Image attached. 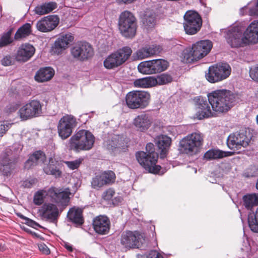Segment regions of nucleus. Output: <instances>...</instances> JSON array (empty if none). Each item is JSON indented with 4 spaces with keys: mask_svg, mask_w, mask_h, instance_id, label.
Returning <instances> with one entry per match:
<instances>
[{
    "mask_svg": "<svg viewBox=\"0 0 258 258\" xmlns=\"http://www.w3.org/2000/svg\"><path fill=\"white\" fill-rule=\"evenodd\" d=\"M208 101L201 97L196 98L195 117L199 119L214 116L215 112H226L236 102V96L228 90H217L208 95Z\"/></svg>",
    "mask_w": 258,
    "mask_h": 258,
    "instance_id": "1",
    "label": "nucleus"
},
{
    "mask_svg": "<svg viewBox=\"0 0 258 258\" xmlns=\"http://www.w3.org/2000/svg\"><path fill=\"white\" fill-rule=\"evenodd\" d=\"M70 194L69 189L63 190L62 188L52 186L47 190L41 189L37 191L34 196L33 202L36 205H41L48 196L52 201L61 206H66L69 202Z\"/></svg>",
    "mask_w": 258,
    "mask_h": 258,
    "instance_id": "2",
    "label": "nucleus"
},
{
    "mask_svg": "<svg viewBox=\"0 0 258 258\" xmlns=\"http://www.w3.org/2000/svg\"><path fill=\"white\" fill-rule=\"evenodd\" d=\"M95 138L88 131L81 130L75 133L69 141L70 149L79 152L90 150L94 144Z\"/></svg>",
    "mask_w": 258,
    "mask_h": 258,
    "instance_id": "3",
    "label": "nucleus"
},
{
    "mask_svg": "<svg viewBox=\"0 0 258 258\" xmlns=\"http://www.w3.org/2000/svg\"><path fill=\"white\" fill-rule=\"evenodd\" d=\"M204 141L203 135L200 132L192 133L180 141V151L185 154L192 155L198 153Z\"/></svg>",
    "mask_w": 258,
    "mask_h": 258,
    "instance_id": "4",
    "label": "nucleus"
},
{
    "mask_svg": "<svg viewBox=\"0 0 258 258\" xmlns=\"http://www.w3.org/2000/svg\"><path fill=\"white\" fill-rule=\"evenodd\" d=\"M212 43L208 40H201L194 44L191 49L186 50L184 58L189 63L197 61L207 55L212 48Z\"/></svg>",
    "mask_w": 258,
    "mask_h": 258,
    "instance_id": "5",
    "label": "nucleus"
},
{
    "mask_svg": "<svg viewBox=\"0 0 258 258\" xmlns=\"http://www.w3.org/2000/svg\"><path fill=\"white\" fill-rule=\"evenodd\" d=\"M252 135L249 128H242L239 131L231 134L227 140L228 148L231 150H237L241 147H247L251 140Z\"/></svg>",
    "mask_w": 258,
    "mask_h": 258,
    "instance_id": "6",
    "label": "nucleus"
},
{
    "mask_svg": "<svg viewBox=\"0 0 258 258\" xmlns=\"http://www.w3.org/2000/svg\"><path fill=\"white\" fill-rule=\"evenodd\" d=\"M118 26L120 33L125 37L135 36L137 30L136 19L130 12L125 11L120 14Z\"/></svg>",
    "mask_w": 258,
    "mask_h": 258,
    "instance_id": "7",
    "label": "nucleus"
},
{
    "mask_svg": "<svg viewBox=\"0 0 258 258\" xmlns=\"http://www.w3.org/2000/svg\"><path fill=\"white\" fill-rule=\"evenodd\" d=\"M150 100V94L147 91H133L125 96L126 104L132 109L145 108L149 105Z\"/></svg>",
    "mask_w": 258,
    "mask_h": 258,
    "instance_id": "8",
    "label": "nucleus"
},
{
    "mask_svg": "<svg viewBox=\"0 0 258 258\" xmlns=\"http://www.w3.org/2000/svg\"><path fill=\"white\" fill-rule=\"evenodd\" d=\"M132 49L128 46H124L108 55L104 61L105 68L112 69L124 63L132 53Z\"/></svg>",
    "mask_w": 258,
    "mask_h": 258,
    "instance_id": "9",
    "label": "nucleus"
},
{
    "mask_svg": "<svg viewBox=\"0 0 258 258\" xmlns=\"http://www.w3.org/2000/svg\"><path fill=\"white\" fill-rule=\"evenodd\" d=\"M136 158L140 164L149 172L159 174L161 167L156 165L158 154L153 153L150 155L144 151H139L136 154Z\"/></svg>",
    "mask_w": 258,
    "mask_h": 258,
    "instance_id": "10",
    "label": "nucleus"
},
{
    "mask_svg": "<svg viewBox=\"0 0 258 258\" xmlns=\"http://www.w3.org/2000/svg\"><path fill=\"white\" fill-rule=\"evenodd\" d=\"M231 73V68L227 63L210 66L206 74V79L210 83H216L226 79Z\"/></svg>",
    "mask_w": 258,
    "mask_h": 258,
    "instance_id": "11",
    "label": "nucleus"
},
{
    "mask_svg": "<svg viewBox=\"0 0 258 258\" xmlns=\"http://www.w3.org/2000/svg\"><path fill=\"white\" fill-rule=\"evenodd\" d=\"M76 117L71 114H66L58 121L57 129L59 137L62 140L68 139L77 125Z\"/></svg>",
    "mask_w": 258,
    "mask_h": 258,
    "instance_id": "12",
    "label": "nucleus"
},
{
    "mask_svg": "<svg viewBox=\"0 0 258 258\" xmlns=\"http://www.w3.org/2000/svg\"><path fill=\"white\" fill-rule=\"evenodd\" d=\"M183 25L186 34L194 35L200 30L202 25V20L196 11H188L184 15Z\"/></svg>",
    "mask_w": 258,
    "mask_h": 258,
    "instance_id": "13",
    "label": "nucleus"
},
{
    "mask_svg": "<svg viewBox=\"0 0 258 258\" xmlns=\"http://www.w3.org/2000/svg\"><path fill=\"white\" fill-rule=\"evenodd\" d=\"M42 107L39 101L31 100L20 107L18 111L19 116L22 120L38 117L42 113Z\"/></svg>",
    "mask_w": 258,
    "mask_h": 258,
    "instance_id": "14",
    "label": "nucleus"
},
{
    "mask_svg": "<svg viewBox=\"0 0 258 258\" xmlns=\"http://www.w3.org/2000/svg\"><path fill=\"white\" fill-rule=\"evenodd\" d=\"M225 38L228 44L233 48L249 44L244 33L238 26L229 28L226 32Z\"/></svg>",
    "mask_w": 258,
    "mask_h": 258,
    "instance_id": "15",
    "label": "nucleus"
},
{
    "mask_svg": "<svg viewBox=\"0 0 258 258\" xmlns=\"http://www.w3.org/2000/svg\"><path fill=\"white\" fill-rule=\"evenodd\" d=\"M143 240V235L137 231H124L120 238L121 244L127 248H138Z\"/></svg>",
    "mask_w": 258,
    "mask_h": 258,
    "instance_id": "16",
    "label": "nucleus"
},
{
    "mask_svg": "<svg viewBox=\"0 0 258 258\" xmlns=\"http://www.w3.org/2000/svg\"><path fill=\"white\" fill-rule=\"evenodd\" d=\"M71 52L74 58L80 61L87 60L94 54L92 46L86 42H80L76 44L71 48Z\"/></svg>",
    "mask_w": 258,
    "mask_h": 258,
    "instance_id": "17",
    "label": "nucleus"
},
{
    "mask_svg": "<svg viewBox=\"0 0 258 258\" xmlns=\"http://www.w3.org/2000/svg\"><path fill=\"white\" fill-rule=\"evenodd\" d=\"M41 218L45 221L56 223L59 216L57 207L53 204L45 203L39 210Z\"/></svg>",
    "mask_w": 258,
    "mask_h": 258,
    "instance_id": "18",
    "label": "nucleus"
},
{
    "mask_svg": "<svg viewBox=\"0 0 258 258\" xmlns=\"http://www.w3.org/2000/svg\"><path fill=\"white\" fill-rule=\"evenodd\" d=\"M12 151L7 148L0 157V172L4 176L10 175L15 167L14 161L12 157Z\"/></svg>",
    "mask_w": 258,
    "mask_h": 258,
    "instance_id": "19",
    "label": "nucleus"
},
{
    "mask_svg": "<svg viewBox=\"0 0 258 258\" xmlns=\"http://www.w3.org/2000/svg\"><path fill=\"white\" fill-rule=\"evenodd\" d=\"M59 22V19L57 16L49 15L38 21L36 23V28L42 32H50L57 27Z\"/></svg>",
    "mask_w": 258,
    "mask_h": 258,
    "instance_id": "20",
    "label": "nucleus"
},
{
    "mask_svg": "<svg viewBox=\"0 0 258 258\" xmlns=\"http://www.w3.org/2000/svg\"><path fill=\"white\" fill-rule=\"evenodd\" d=\"M93 228L95 231L99 234H106L109 232L110 222L108 218L106 216L100 215L96 217L93 222Z\"/></svg>",
    "mask_w": 258,
    "mask_h": 258,
    "instance_id": "21",
    "label": "nucleus"
},
{
    "mask_svg": "<svg viewBox=\"0 0 258 258\" xmlns=\"http://www.w3.org/2000/svg\"><path fill=\"white\" fill-rule=\"evenodd\" d=\"M74 40V37L71 33L60 35L55 41L52 47V51L54 53L59 54L68 47L69 44Z\"/></svg>",
    "mask_w": 258,
    "mask_h": 258,
    "instance_id": "22",
    "label": "nucleus"
},
{
    "mask_svg": "<svg viewBox=\"0 0 258 258\" xmlns=\"http://www.w3.org/2000/svg\"><path fill=\"white\" fill-rule=\"evenodd\" d=\"M153 118L149 114L142 113L137 116L134 119L133 123L137 130L140 132L146 131L152 125Z\"/></svg>",
    "mask_w": 258,
    "mask_h": 258,
    "instance_id": "23",
    "label": "nucleus"
},
{
    "mask_svg": "<svg viewBox=\"0 0 258 258\" xmlns=\"http://www.w3.org/2000/svg\"><path fill=\"white\" fill-rule=\"evenodd\" d=\"M35 47L29 43L22 44L19 48L16 59L18 61L26 62L29 60L34 54Z\"/></svg>",
    "mask_w": 258,
    "mask_h": 258,
    "instance_id": "24",
    "label": "nucleus"
},
{
    "mask_svg": "<svg viewBox=\"0 0 258 258\" xmlns=\"http://www.w3.org/2000/svg\"><path fill=\"white\" fill-rule=\"evenodd\" d=\"M160 51L159 46L152 45L149 47L142 48L133 54L135 59H143L158 54Z\"/></svg>",
    "mask_w": 258,
    "mask_h": 258,
    "instance_id": "25",
    "label": "nucleus"
},
{
    "mask_svg": "<svg viewBox=\"0 0 258 258\" xmlns=\"http://www.w3.org/2000/svg\"><path fill=\"white\" fill-rule=\"evenodd\" d=\"M248 43L258 42V21H253L244 32Z\"/></svg>",
    "mask_w": 258,
    "mask_h": 258,
    "instance_id": "26",
    "label": "nucleus"
},
{
    "mask_svg": "<svg viewBox=\"0 0 258 258\" xmlns=\"http://www.w3.org/2000/svg\"><path fill=\"white\" fill-rule=\"evenodd\" d=\"M171 139L167 136L161 135L156 139V145L160 151V158H164L170 145Z\"/></svg>",
    "mask_w": 258,
    "mask_h": 258,
    "instance_id": "27",
    "label": "nucleus"
},
{
    "mask_svg": "<svg viewBox=\"0 0 258 258\" xmlns=\"http://www.w3.org/2000/svg\"><path fill=\"white\" fill-rule=\"evenodd\" d=\"M58 162L54 158L49 159L48 164L44 165L43 170L47 175H51L55 177H59L61 174V171L58 167Z\"/></svg>",
    "mask_w": 258,
    "mask_h": 258,
    "instance_id": "28",
    "label": "nucleus"
},
{
    "mask_svg": "<svg viewBox=\"0 0 258 258\" xmlns=\"http://www.w3.org/2000/svg\"><path fill=\"white\" fill-rule=\"evenodd\" d=\"M54 71L50 67L41 68L35 76V79L38 82H44L50 80L54 76Z\"/></svg>",
    "mask_w": 258,
    "mask_h": 258,
    "instance_id": "29",
    "label": "nucleus"
},
{
    "mask_svg": "<svg viewBox=\"0 0 258 258\" xmlns=\"http://www.w3.org/2000/svg\"><path fill=\"white\" fill-rule=\"evenodd\" d=\"M46 160L45 154L41 151H37L30 156L28 160L25 163L26 168H30L31 166L44 163Z\"/></svg>",
    "mask_w": 258,
    "mask_h": 258,
    "instance_id": "30",
    "label": "nucleus"
},
{
    "mask_svg": "<svg viewBox=\"0 0 258 258\" xmlns=\"http://www.w3.org/2000/svg\"><path fill=\"white\" fill-rule=\"evenodd\" d=\"M233 153L231 152L223 151L219 149H211L205 153L204 158L210 160L230 156Z\"/></svg>",
    "mask_w": 258,
    "mask_h": 258,
    "instance_id": "31",
    "label": "nucleus"
},
{
    "mask_svg": "<svg viewBox=\"0 0 258 258\" xmlns=\"http://www.w3.org/2000/svg\"><path fill=\"white\" fill-rule=\"evenodd\" d=\"M56 8L57 5L55 2H49L37 6L34 11L38 15H43L51 12Z\"/></svg>",
    "mask_w": 258,
    "mask_h": 258,
    "instance_id": "32",
    "label": "nucleus"
},
{
    "mask_svg": "<svg viewBox=\"0 0 258 258\" xmlns=\"http://www.w3.org/2000/svg\"><path fill=\"white\" fill-rule=\"evenodd\" d=\"M157 85L155 78L153 77H147L136 79L134 82V85L136 87L142 88H150Z\"/></svg>",
    "mask_w": 258,
    "mask_h": 258,
    "instance_id": "33",
    "label": "nucleus"
},
{
    "mask_svg": "<svg viewBox=\"0 0 258 258\" xmlns=\"http://www.w3.org/2000/svg\"><path fill=\"white\" fill-rule=\"evenodd\" d=\"M68 218L73 223L82 225L83 223L82 210L81 209L72 208L68 212Z\"/></svg>",
    "mask_w": 258,
    "mask_h": 258,
    "instance_id": "34",
    "label": "nucleus"
},
{
    "mask_svg": "<svg viewBox=\"0 0 258 258\" xmlns=\"http://www.w3.org/2000/svg\"><path fill=\"white\" fill-rule=\"evenodd\" d=\"M151 68L152 74L160 73L165 71L168 66V62L162 59L150 60Z\"/></svg>",
    "mask_w": 258,
    "mask_h": 258,
    "instance_id": "35",
    "label": "nucleus"
},
{
    "mask_svg": "<svg viewBox=\"0 0 258 258\" xmlns=\"http://www.w3.org/2000/svg\"><path fill=\"white\" fill-rule=\"evenodd\" d=\"M32 33L31 25L30 23H25L20 27L16 32L14 36L15 40H20L30 35Z\"/></svg>",
    "mask_w": 258,
    "mask_h": 258,
    "instance_id": "36",
    "label": "nucleus"
},
{
    "mask_svg": "<svg viewBox=\"0 0 258 258\" xmlns=\"http://www.w3.org/2000/svg\"><path fill=\"white\" fill-rule=\"evenodd\" d=\"M243 200L245 207L251 210L253 207L258 205V194H247L243 196Z\"/></svg>",
    "mask_w": 258,
    "mask_h": 258,
    "instance_id": "37",
    "label": "nucleus"
},
{
    "mask_svg": "<svg viewBox=\"0 0 258 258\" xmlns=\"http://www.w3.org/2000/svg\"><path fill=\"white\" fill-rule=\"evenodd\" d=\"M99 174L101 177L105 186L111 185L115 182L116 176L112 171H105L99 173Z\"/></svg>",
    "mask_w": 258,
    "mask_h": 258,
    "instance_id": "38",
    "label": "nucleus"
},
{
    "mask_svg": "<svg viewBox=\"0 0 258 258\" xmlns=\"http://www.w3.org/2000/svg\"><path fill=\"white\" fill-rule=\"evenodd\" d=\"M248 223L251 231L258 232V207L255 213H249L248 216Z\"/></svg>",
    "mask_w": 258,
    "mask_h": 258,
    "instance_id": "39",
    "label": "nucleus"
},
{
    "mask_svg": "<svg viewBox=\"0 0 258 258\" xmlns=\"http://www.w3.org/2000/svg\"><path fill=\"white\" fill-rule=\"evenodd\" d=\"M244 10H248V14L250 16H258V0L252 1L247 6L241 8L240 11L241 15H244Z\"/></svg>",
    "mask_w": 258,
    "mask_h": 258,
    "instance_id": "40",
    "label": "nucleus"
},
{
    "mask_svg": "<svg viewBox=\"0 0 258 258\" xmlns=\"http://www.w3.org/2000/svg\"><path fill=\"white\" fill-rule=\"evenodd\" d=\"M122 137L119 135H114L107 142V148L108 150H113L114 149L122 147Z\"/></svg>",
    "mask_w": 258,
    "mask_h": 258,
    "instance_id": "41",
    "label": "nucleus"
},
{
    "mask_svg": "<svg viewBox=\"0 0 258 258\" xmlns=\"http://www.w3.org/2000/svg\"><path fill=\"white\" fill-rule=\"evenodd\" d=\"M12 33V30L11 29L6 33L3 34L0 38L1 47L6 46L13 42V39L11 37Z\"/></svg>",
    "mask_w": 258,
    "mask_h": 258,
    "instance_id": "42",
    "label": "nucleus"
},
{
    "mask_svg": "<svg viewBox=\"0 0 258 258\" xmlns=\"http://www.w3.org/2000/svg\"><path fill=\"white\" fill-rule=\"evenodd\" d=\"M150 60L145 61L140 63L138 66L139 72L143 74H152Z\"/></svg>",
    "mask_w": 258,
    "mask_h": 258,
    "instance_id": "43",
    "label": "nucleus"
},
{
    "mask_svg": "<svg viewBox=\"0 0 258 258\" xmlns=\"http://www.w3.org/2000/svg\"><path fill=\"white\" fill-rule=\"evenodd\" d=\"M91 186L92 188L96 190H99L103 187L105 186L99 173L96 174L92 178Z\"/></svg>",
    "mask_w": 258,
    "mask_h": 258,
    "instance_id": "44",
    "label": "nucleus"
},
{
    "mask_svg": "<svg viewBox=\"0 0 258 258\" xmlns=\"http://www.w3.org/2000/svg\"><path fill=\"white\" fill-rule=\"evenodd\" d=\"M155 81L157 82V85H162L170 83L172 81V78L169 75L163 74L155 78Z\"/></svg>",
    "mask_w": 258,
    "mask_h": 258,
    "instance_id": "45",
    "label": "nucleus"
},
{
    "mask_svg": "<svg viewBox=\"0 0 258 258\" xmlns=\"http://www.w3.org/2000/svg\"><path fill=\"white\" fill-rule=\"evenodd\" d=\"M143 22L147 28H152L155 25V18L153 15L146 16L143 19Z\"/></svg>",
    "mask_w": 258,
    "mask_h": 258,
    "instance_id": "46",
    "label": "nucleus"
},
{
    "mask_svg": "<svg viewBox=\"0 0 258 258\" xmlns=\"http://www.w3.org/2000/svg\"><path fill=\"white\" fill-rule=\"evenodd\" d=\"M83 161V159L79 158L74 161H64V164L71 170L78 169Z\"/></svg>",
    "mask_w": 258,
    "mask_h": 258,
    "instance_id": "47",
    "label": "nucleus"
},
{
    "mask_svg": "<svg viewBox=\"0 0 258 258\" xmlns=\"http://www.w3.org/2000/svg\"><path fill=\"white\" fill-rule=\"evenodd\" d=\"M115 194L114 190L112 188H109L103 192L102 197L105 200L109 201L112 200Z\"/></svg>",
    "mask_w": 258,
    "mask_h": 258,
    "instance_id": "48",
    "label": "nucleus"
},
{
    "mask_svg": "<svg viewBox=\"0 0 258 258\" xmlns=\"http://www.w3.org/2000/svg\"><path fill=\"white\" fill-rule=\"evenodd\" d=\"M249 76L252 80L258 82V66H254L250 69Z\"/></svg>",
    "mask_w": 258,
    "mask_h": 258,
    "instance_id": "49",
    "label": "nucleus"
},
{
    "mask_svg": "<svg viewBox=\"0 0 258 258\" xmlns=\"http://www.w3.org/2000/svg\"><path fill=\"white\" fill-rule=\"evenodd\" d=\"M18 216L22 219L25 220L26 223L30 226H31L32 227H34L35 226H39V227L40 226L39 225V224L37 223H36V222L34 221L33 220H32L26 217L25 216H24V215H23L21 214H18Z\"/></svg>",
    "mask_w": 258,
    "mask_h": 258,
    "instance_id": "50",
    "label": "nucleus"
},
{
    "mask_svg": "<svg viewBox=\"0 0 258 258\" xmlns=\"http://www.w3.org/2000/svg\"><path fill=\"white\" fill-rule=\"evenodd\" d=\"M36 180L35 178L27 179L23 181V186L26 188H31L36 183Z\"/></svg>",
    "mask_w": 258,
    "mask_h": 258,
    "instance_id": "51",
    "label": "nucleus"
},
{
    "mask_svg": "<svg viewBox=\"0 0 258 258\" xmlns=\"http://www.w3.org/2000/svg\"><path fill=\"white\" fill-rule=\"evenodd\" d=\"M2 64L4 66L12 64V57L10 55L5 56L1 60Z\"/></svg>",
    "mask_w": 258,
    "mask_h": 258,
    "instance_id": "52",
    "label": "nucleus"
},
{
    "mask_svg": "<svg viewBox=\"0 0 258 258\" xmlns=\"http://www.w3.org/2000/svg\"><path fill=\"white\" fill-rule=\"evenodd\" d=\"M147 258H163L156 250H151L147 255Z\"/></svg>",
    "mask_w": 258,
    "mask_h": 258,
    "instance_id": "53",
    "label": "nucleus"
},
{
    "mask_svg": "<svg viewBox=\"0 0 258 258\" xmlns=\"http://www.w3.org/2000/svg\"><path fill=\"white\" fill-rule=\"evenodd\" d=\"M146 152H145L147 153L148 154L152 155V154H153V153H156L154 151V144L151 143H149L147 144L146 147Z\"/></svg>",
    "mask_w": 258,
    "mask_h": 258,
    "instance_id": "54",
    "label": "nucleus"
},
{
    "mask_svg": "<svg viewBox=\"0 0 258 258\" xmlns=\"http://www.w3.org/2000/svg\"><path fill=\"white\" fill-rule=\"evenodd\" d=\"M19 107V105L17 103H12L7 106V111L12 113L16 111Z\"/></svg>",
    "mask_w": 258,
    "mask_h": 258,
    "instance_id": "55",
    "label": "nucleus"
},
{
    "mask_svg": "<svg viewBox=\"0 0 258 258\" xmlns=\"http://www.w3.org/2000/svg\"><path fill=\"white\" fill-rule=\"evenodd\" d=\"M39 249L42 251L44 253L48 254L50 253L49 249L44 244H40L39 246Z\"/></svg>",
    "mask_w": 258,
    "mask_h": 258,
    "instance_id": "56",
    "label": "nucleus"
},
{
    "mask_svg": "<svg viewBox=\"0 0 258 258\" xmlns=\"http://www.w3.org/2000/svg\"><path fill=\"white\" fill-rule=\"evenodd\" d=\"M63 246L69 251H72L73 250L72 245L68 242H64Z\"/></svg>",
    "mask_w": 258,
    "mask_h": 258,
    "instance_id": "57",
    "label": "nucleus"
},
{
    "mask_svg": "<svg viewBox=\"0 0 258 258\" xmlns=\"http://www.w3.org/2000/svg\"><path fill=\"white\" fill-rule=\"evenodd\" d=\"M122 198L120 197H115L114 200H113V204H117L118 203H120L122 201Z\"/></svg>",
    "mask_w": 258,
    "mask_h": 258,
    "instance_id": "58",
    "label": "nucleus"
},
{
    "mask_svg": "<svg viewBox=\"0 0 258 258\" xmlns=\"http://www.w3.org/2000/svg\"><path fill=\"white\" fill-rule=\"evenodd\" d=\"M119 2H122L124 4H131L133 3L136 0H118Z\"/></svg>",
    "mask_w": 258,
    "mask_h": 258,
    "instance_id": "59",
    "label": "nucleus"
},
{
    "mask_svg": "<svg viewBox=\"0 0 258 258\" xmlns=\"http://www.w3.org/2000/svg\"><path fill=\"white\" fill-rule=\"evenodd\" d=\"M4 246L2 243H0V251L4 250Z\"/></svg>",
    "mask_w": 258,
    "mask_h": 258,
    "instance_id": "60",
    "label": "nucleus"
},
{
    "mask_svg": "<svg viewBox=\"0 0 258 258\" xmlns=\"http://www.w3.org/2000/svg\"><path fill=\"white\" fill-rule=\"evenodd\" d=\"M256 121H257V122L258 123V115L256 116Z\"/></svg>",
    "mask_w": 258,
    "mask_h": 258,
    "instance_id": "61",
    "label": "nucleus"
}]
</instances>
